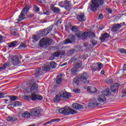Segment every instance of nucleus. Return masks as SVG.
Returning a JSON list of instances; mask_svg holds the SVG:
<instances>
[{
    "mask_svg": "<svg viewBox=\"0 0 126 126\" xmlns=\"http://www.w3.org/2000/svg\"><path fill=\"white\" fill-rule=\"evenodd\" d=\"M31 93L32 94L30 96L32 101H41L43 100V96L40 94H36V93L39 92V87L36 83H31Z\"/></svg>",
    "mask_w": 126,
    "mask_h": 126,
    "instance_id": "f257e3e1",
    "label": "nucleus"
},
{
    "mask_svg": "<svg viewBox=\"0 0 126 126\" xmlns=\"http://www.w3.org/2000/svg\"><path fill=\"white\" fill-rule=\"evenodd\" d=\"M104 4V0H92L91 4V8L93 11H97V8Z\"/></svg>",
    "mask_w": 126,
    "mask_h": 126,
    "instance_id": "f03ea898",
    "label": "nucleus"
},
{
    "mask_svg": "<svg viewBox=\"0 0 126 126\" xmlns=\"http://www.w3.org/2000/svg\"><path fill=\"white\" fill-rule=\"evenodd\" d=\"M29 9H30V8L28 6H26L23 9L21 14L19 16V21H22V20H24V19L26 18V14H27V13L29 11Z\"/></svg>",
    "mask_w": 126,
    "mask_h": 126,
    "instance_id": "7ed1b4c3",
    "label": "nucleus"
},
{
    "mask_svg": "<svg viewBox=\"0 0 126 126\" xmlns=\"http://www.w3.org/2000/svg\"><path fill=\"white\" fill-rule=\"evenodd\" d=\"M52 39L48 38H43L39 41V44L41 47H48L52 44Z\"/></svg>",
    "mask_w": 126,
    "mask_h": 126,
    "instance_id": "20e7f679",
    "label": "nucleus"
},
{
    "mask_svg": "<svg viewBox=\"0 0 126 126\" xmlns=\"http://www.w3.org/2000/svg\"><path fill=\"white\" fill-rule=\"evenodd\" d=\"M81 83L85 84H89V80H87L89 77L88 73L85 72L83 73L81 76H79Z\"/></svg>",
    "mask_w": 126,
    "mask_h": 126,
    "instance_id": "39448f33",
    "label": "nucleus"
},
{
    "mask_svg": "<svg viewBox=\"0 0 126 126\" xmlns=\"http://www.w3.org/2000/svg\"><path fill=\"white\" fill-rule=\"evenodd\" d=\"M59 5L60 7H64L66 10L70 9V1L68 0L62 1L59 3Z\"/></svg>",
    "mask_w": 126,
    "mask_h": 126,
    "instance_id": "423d86ee",
    "label": "nucleus"
},
{
    "mask_svg": "<svg viewBox=\"0 0 126 126\" xmlns=\"http://www.w3.org/2000/svg\"><path fill=\"white\" fill-rule=\"evenodd\" d=\"M75 41V36L74 35L70 34L68 36V39L63 41L64 45H67V44L71 43Z\"/></svg>",
    "mask_w": 126,
    "mask_h": 126,
    "instance_id": "0eeeda50",
    "label": "nucleus"
},
{
    "mask_svg": "<svg viewBox=\"0 0 126 126\" xmlns=\"http://www.w3.org/2000/svg\"><path fill=\"white\" fill-rule=\"evenodd\" d=\"M123 27L122 24H114L112 28V31L114 33L120 32V29Z\"/></svg>",
    "mask_w": 126,
    "mask_h": 126,
    "instance_id": "6e6552de",
    "label": "nucleus"
},
{
    "mask_svg": "<svg viewBox=\"0 0 126 126\" xmlns=\"http://www.w3.org/2000/svg\"><path fill=\"white\" fill-rule=\"evenodd\" d=\"M64 113H65L64 115H65L66 116L70 115V114H71V115H74V114H76V113H77L74 110L70 109L68 107H65L64 108Z\"/></svg>",
    "mask_w": 126,
    "mask_h": 126,
    "instance_id": "1a4fd4ad",
    "label": "nucleus"
},
{
    "mask_svg": "<svg viewBox=\"0 0 126 126\" xmlns=\"http://www.w3.org/2000/svg\"><path fill=\"white\" fill-rule=\"evenodd\" d=\"M84 38L85 40L87 39L88 37L91 39H93L96 36V34L94 32H84Z\"/></svg>",
    "mask_w": 126,
    "mask_h": 126,
    "instance_id": "9d476101",
    "label": "nucleus"
},
{
    "mask_svg": "<svg viewBox=\"0 0 126 126\" xmlns=\"http://www.w3.org/2000/svg\"><path fill=\"white\" fill-rule=\"evenodd\" d=\"M40 110L37 108H33L31 110V115L32 117H37L40 115Z\"/></svg>",
    "mask_w": 126,
    "mask_h": 126,
    "instance_id": "9b49d317",
    "label": "nucleus"
},
{
    "mask_svg": "<svg viewBox=\"0 0 126 126\" xmlns=\"http://www.w3.org/2000/svg\"><path fill=\"white\" fill-rule=\"evenodd\" d=\"M77 19L80 22H83L84 21H86V17L84 13H80L77 16Z\"/></svg>",
    "mask_w": 126,
    "mask_h": 126,
    "instance_id": "f8f14e48",
    "label": "nucleus"
},
{
    "mask_svg": "<svg viewBox=\"0 0 126 126\" xmlns=\"http://www.w3.org/2000/svg\"><path fill=\"white\" fill-rule=\"evenodd\" d=\"M99 103H98L97 100L93 98L92 101L89 103V108H95V107H97V106H99Z\"/></svg>",
    "mask_w": 126,
    "mask_h": 126,
    "instance_id": "ddd939ff",
    "label": "nucleus"
},
{
    "mask_svg": "<svg viewBox=\"0 0 126 126\" xmlns=\"http://www.w3.org/2000/svg\"><path fill=\"white\" fill-rule=\"evenodd\" d=\"M97 101L98 102H100V103H102L103 104H105L106 103V101H107V99L106 98V96L104 94H100L97 97Z\"/></svg>",
    "mask_w": 126,
    "mask_h": 126,
    "instance_id": "4468645a",
    "label": "nucleus"
},
{
    "mask_svg": "<svg viewBox=\"0 0 126 126\" xmlns=\"http://www.w3.org/2000/svg\"><path fill=\"white\" fill-rule=\"evenodd\" d=\"M60 95H61L62 97V99H68V98H70L71 97V94L70 93H68L66 92H60Z\"/></svg>",
    "mask_w": 126,
    "mask_h": 126,
    "instance_id": "2eb2a0df",
    "label": "nucleus"
},
{
    "mask_svg": "<svg viewBox=\"0 0 126 126\" xmlns=\"http://www.w3.org/2000/svg\"><path fill=\"white\" fill-rule=\"evenodd\" d=\"M120 87V85L119 84H114L112 85L111 87V90L112 92H116V91H118V89H119V88Z\"/></svg>",
    "mask_w": 126,
    "mask_h": 126,
    "instance_id": "dca6fc26",
    "label": "nucleus"
},
{
    "mask_svg": "<svg viewBox=\"0 0 126 126\" xmlns=\"http://www.w3.org/2000/svg\"><path fill=\"white\" fill-rule=\"evenodd\" d=\"M110 37V34L109 33L106 32L103 34H101V35L99 37V40L101 41V42H104L106 39H108Z\"/></svg>",
    "mask_w": 126,
    "mask_h": 126,
    "instance_id": "f3484780",
    "label": "nucleus"
},
{
    "mask_svg": "<svg viewBox=\"0 0 126 126\" xmlns=\"http://www.w3.org/2000/svg\"><path fill=\"white\" fill-rule=\"evenodd\" d=\"M75 35L78 38H82L83 40H85V38H84V37H85L84 35V32H83L79 30L75 33Z\"/></svg>",
    "mask_w": 126,
    "mask_h": 126,
    "instance_id": "a211bd4d",
    "label": "nucleus"
},
{
    "mask_svg": "<svg viewBox=\"0 0 126 126\" xmlns=\"http://www.w3.org/2000/svg\"><path fill=\"white\" fill-rule=\"evenodd\" d=\"M72 107L73 109H75L76 110H80V109L83 108V105L76 103L73 104Z\"/></svg>",
    "mask_w": 126,
    "mask_h": 126,
    "instance_id": "6ab92c4d",
    "label": "nucleus"
},
{
    "mask_svg": "<svg viewBox=\"0 0 126 126\" xmlns=\"http://www.w3.org/2000/svg\"><path fill=\"white\" fill-rule=\"evenodd\" d=\"M61 100H63V97H62V95H61V92H60L59 94L55 96V98H54L53 100L57 103L60 102Z\"/></svg>",
    "mask_w": 126,
    "mask_h": 126,
    "instance_id": "aec40b11",
    "label": "nucleus"
},
{
    "mask_svg": "<svg viewBox=\"0 0 126 126\" xmlns=\"http://www.w3.org/2000/svg\"><path fill=\"white\" fill-rule=\"evenodd\" d=\"M87 91L90 93H96L97 89L95 87H88L87 88Z\"/></svg>",
    "mask_w": 126,
    "mask_h": 126,
    "instance_id": "412c9836",
    "label": "nucleus"
},
{
    "mask_svg": "<svg viewBox=\"0 0 126 126\" xmlns=\"http://www.w3.org/2000/svg\"><path fill=\"white\" fill-rule=\"evenodd\" d=\"M18 45V41L17 40H15L8 43V47H9V48H12V47H16V46Z\"/></svg>",
    "mask_w": 126,
    "mask_h": 126,
    "instance_id": "4be33fe9",
    "label": "nucleus"
},
{
    "mask_svg": "<svg viewBox=\"0 0 126 126\" xmlns=\"http://www.w3.org/2000/svg\"><path fill=\"white\" fill-rule=\"evenodd\" d=\"M62 77V75H59L57 76V77L56 78V84L57 85H61L62 81H63V78Z\"/></svg>",
    "mask_w": 126,
    "mask_h": 126,
    "instance_id": "5701e85b",
    "label": "nucleus"
},
{
    "mask_svg": "<svg viewBox=\"0 0 126 126\" xmlns=\"http://www.w3.org/2000/svg\"><path fill=\"white\" fill-rule=\"evenodd\" d=\"M22 117L24 119H27L31 117V114H30V113H29V112L26 111L24 113L22 114Z\"/></svg>",
    "mask_w": 126,
    "mask_h": 126,
    "instance_id": "b1692460",
    "label": "nucleus"
},
{
    "mask_svg": "<svg viewBox=\"0 0 126 126\" xmlns=\"http://www.w3.org/2000/svg\"><path fill=\"white\" fill-rule=\"evenodd\" d=\"M7 121L8 122H16L17 121V117L16 116H8L7 118Z\"/></svg>",
    "mask_w": 126,
    "mask_h": 126,
    "instance_id": "393cba45",
    "label": "nucleus"
},
{
    "mask_svg": "<svg viewBox=\"0 0 126 126\" xmlns=\"http://www.w3.org/2000/svg\"><path fill=\"white\" fill-rule=\"evenodd\" d=\"M12 63H13L14 65H17L18 64H19L18 57L13 58L12 59Z\"/></svg>",
    "mask_w": 126,
    "mask_h": 126,
    "instance_id": "a878e982",
    "label": "nucleus"
},
{
    "mask_svg": "<svg viewBox=\"0 0 126 126\" xmlns=\"http://www.w3.org/2000/svg\"><path fill=\"white\" fill-rule=\"evenodd\" d=\"M10 34L11 35H15L16 34H17V30L15 29V28L14 27H12V28H10Z\"/></svg>",
    "mask_w": 126,
    "mask_h": 126,
    "instance_id": "bb28decb",
    "label": "nucleus"
},
{
    "mask_svg": "<svg viewBox=\"0 0 126 126\" xmlns=\"http://www.w3.org/2000/svg\"><path fill=\"white\" fill-rule=\"evenodd\" d=\"M42 72V69L41 68H38L36 69L34 75L36 77H38L39 75H41Z\"/></svg>",
    "mask_w": 126,
    "mask_h": 126,
    "instance_id": "cd10ccee",
    "label": "nucleus"
},
{
    "mask_svg": "<svg viewBox=\"0 0 126 126\" xmlns=\"http://www.w3.org/2000/svg\"><path fill=\"white\" fill-rule=\"evenodd\" d=\"M103 93L104 96H110L111 95V90L110 89H106L104 90Z\"/></svg>",
    "mask_w": 126,
    "mask_h": 126,
    "instance_id": "c85d7f7f",
    "label": "nucleus"
},
{
    "mask_svg": "<svg viewBox=\"0 0 126 126\" xmlns=\"http://www.w3.org/2000/svg\"><path fill=\"white\" fill-rule=\"evenodd\" d=\"M47 35H48V33L45 30H42L39 32V36L41 37H45V36H47Z\"/></svg>",
    "mask_w": 126,
    "mask_h": 126,
    "instance_id": "c756f323",
    "label": "nucleus"
},
{
    "mask_svg": "<svg viewBox=\"0 0 126 126\" xmlns=\"http://www.w3.org/2000/svg\"><path fill=\"white\" fill-rule=\"evenodd\" d=\"M91 70L92 71H97V70H99L98 68V65H97V63H94L92 65Z\"/></svg>",
    "mask_w": 126,
    "mask_h": 126,
    "instance_id": "7c9ffc66",
    "label": "nucleus"
},
{
    "mask_svg": "<svg viewBox=\"0 0 126 126\" xmlns=\"http://www.w3.org/2000/svg\"><path fill=\"white\" fill-rule=\"evenodd\" d=\"M26 48H27V45L26 43L24 42H21L19 46V49L21 50H24V49H26Z\"/></svg>",
    "mask_w": 126,
    "mask_h": 126,
    "instance_id": "2f4dec72",
    "label": "nucleus"
},
{
    "mask_svg": "<svg viewBox=\"0 0 126 126\" xmlns=\"http://www.w3.org/2000/svg\"><path fill=\"white\" fill-rule=\"evenodd\" d=\"M73 82H74V83H75V84L78 85V84H79V83L81 82V81H80V77H76L74 78L73 80Z\"/></svg>",
    "mask_w": 126,
    "mask_h": 126,
    "instance_id": "473e14b6",
    "label": "nucleus"
},
{
    "mask_svg": "<svg viewBox=\"0 0 126 126\" xmlns=\"http://www.w3.org/2000/svg\"><path fill=\"white\" fill-rule=\"evenodd\" d=\"M60 121H61V119H52L51 121L46 122L45 125H49V124H52V123H55L56 122H60Z\"/></svg>",
    "mask_w": 126,
    "mask_h": 126,
    "instance_id": "72a5a7b5",
    "label": "nucleus"
},
{
    "mask_svg": "<svg viewBox=\"0 0 126 126\" xmlns=\"http://www.w3.org/2000/svg\"><path fill=\"white\" fill-rule=\"evenodd\" d=\"M53 28H54V25H51L49 27H47L45 31H46V33H47V34L51 32V31L53 30Z\"/></svg>",
    "mask_w": 126,
    "mask_h": 126,
    "instance_id": "f704fd0d",
    "label": "nucleus"
},
{
    "mask_svg": "<svg viewBox=\"0 0 126 126\" xmlns=\"http://www.w3.org/2000/svg\"><path fill=\"white\" fill-rule=\"evenodd\" d=\"M9 63H4L1 67H0V70H1L2 69H5L6 67H9Z\"/></svg>",
    "mask_w": 126,
    "mask_h": 126,
    "instance_id": "c9c22d12",
    "label": "nucleus"
},
{
    "mask_svg": "<svg viewBox=\"0 0 126 126\" xmlns=\"http://www.w3.org/2000/svg\"><path fill=\"white\" fill-rule=\"evenodd\" d=\"M81 65H82V62H81V61L78 60L76 63V65H75L76 67L77 68H79V67H80Z\"/></svg>",
    "mask_w": 126,
    "mask_h": 126,
    "instance_id": "e433bc0d",
    "label": "nucleus"
},
{
    "mask_svg": "<svg viewBox=\"0 0 126 126\" xmlns=\"http://www.w3.org/2000/svg\"><path fill=\"white\" fill-rule=\"evenodd\" d=\"M51 9L52 10V11H53L54 12H56L57 13H59V12H60V8L57 7H52L51 8Z\"/></svg>",
    "mask_w": 126,
    "mask_h": 126,
    "instance_id": "4c0bfd02",
    "label": "nucleus"
},
{
    "mask_svg": "<svg viewBox=\"0 0 126 126\" xmlns=\"http://www.w3.org/2000/svg\"><path fill=\"white\" fill-rule=\"evenodd\" d=\"M71 30L72 31V32H75V33H76V32L79 31L78 27L76 26H73L72 27Z\"/></svg>",
    "mask_w": 126,
    "mask_h": 126,
    "instance_id": "58836bf2",
    "label": "nucleus"
},
{
    "mask_svg": "<svg viewBox=\"0 0 126 126\" xmlns=\"http://www.w3.org/2000/svg\"><path fill=\"white\" fill-rule=\"evenodd\" d=\"M51 69V67L49 65L44 66L42 67L43 71H49Z\"/></svg>",
    "mask_w": 126,
    "mask_h": 126,
    "instance_id": "ea45409f",
    "label": "nucleus"
},
{
    "mask_svg": "<svg viewBox=\"0 0 126 126\" xmlns=\"http://www.w3.org/2000/svg\"><path fill=\"white\" fill-rule=\"evenodd\" d=\"M50 66L52 68H55L57 67V63H55V62H50Z\"/></svg>",
    "mask_w": 126,
    "mask_h": 126,
    "instance_id": "a19ab883",
    "label": "nucleus"
},
{
    "mask_svg": "<svg viewBox=\"0 0 126 126\" xmlns=\"http://www.w3.org/2000/svg\"><path fill=\"white\" fill-rule=\"evenodd\" d=\"M96 64L97 65V68L98 69V70L99 71L101 70V68L103 67V64H102L101 63H96Z\"/></svg>",
    "mask_w": 126,
    "mask_h": 126,
    "instance_id": "79ce46f5",
    "label": "nucleus"
},
{
    "mask_svg": "<svg viewBox=\"0 0 126 126\" xmlns=\"http://www.w3.org/2000/svg\"><path fill=\"white\" fill-rule=\"evenodd\" d=\"M78 59H79L78 55H76L71 59V62H76Z\"/></svg>",
    "mask_w": 126,
    "mask_h": 126,
    "instance_id": "37998d69",
    "label": "nucleus"
},
{
    "mask_svg": "<svg viewBox=\"0 0 126 126\" xmlns=\"http://www.w3.org/2000/svg\"><path fill=\"white\" fill-rule=\"evenodd\" d=\"M33 8L35 12H39V11H40V8H39V7H38V6L36 5L33 6Z\"/></svg>",
    "mask_w": 126,
    "mask_h": 126,
    "instance_id": "c03bdc74",
    "label": "nucleus"
},
{
    "mask_svg": "<svg viewBox=\"0 0 126 126\" xmlns=\"http://www.w3.org/2000/svg\"><path fill=\"white\" fill-rule=\"evenodd\" d=\"M40 36L39 35H33V39L35 41H39L40 40Z\"/></svg>",
    "mask_w": 126,
    "mask_h": 126,
    "instance_id": "a18cd8bd",
    "label": "nucleus"
},
{
    "mask_svg": "<svg viewBox=\"0 0 126 126\" xmlns=\"http://www.w3.org/2000/svg\"><path fill=\"white\" fill-rule=\"evenodd\" d=\"M71 71L73 74H74L77 72V69L76 68L74 67L71 69Z\"/></svg>",
    "mask_w": 126,
    "mask_h": 126,
    "instance_id": "49530a36",
    "label": "nucleus"
},
{
    "mask_svg": "<svg viewBox=\"0 0 126 126\" xmlns=\"http://www.w3.org/2000/svg\"><path fill=\"white\" fill-rule=\"evenodd\" d=\"M91 42L93 47H94V46H95V45H96V44H97V41H96L94 39H92L91 40Z\"/></svg>",
    "mask_w": 126,
    "mask_h": 126,
    "instance_id": "de8ad7c7",
    "label": "nucleus"
},
{
    "mask_svg": "<svg viewBox=\"0 0 126 126\" xmlns=\"http://www.w3.org/2000/svg\"><path fill=\"white\" fill-rule=\"evenodd\" d=\"M68 54H69V56H72L73 54H74V49H71L68 52Z\"/></svg>",
    "mask_w": 126,
    "mask_h": 126,
    "instance_id": "09e8293b",
    "label": "nucleus"
},
{
    "mask_svg": "<svg viewBox=\"0 0 126 126\" xmlns=\"http://www.w3.org/2000/svg\"><path fill=\"white\" fill-rule=\"evenodd\" d=\"M10 99L11 101H15V100H17V96H10Z\"/></svg>",
    "mask_w": 126,
    "mask_h": 126,
    "instance_id": "8fccbe9b",
    "label": "nucleus"
},
{
    "mask_svg": "<svg viewBox=\"0 0 126 126\" xmlns=\"http://www.w3.org/2000/svg\"><path fill=\"white\" fill-rule=\"evenodd\" d=\"M59 112L60 114H63V115H64V108L59 109Z\"/></svg>",
    "mask_w": 126,
    "mask_h": 126,
    "instance_id": "3c124183",
    "label": "nucleus"
},
{
    "mask_svg": "<svg viewBox=\"0 0 126 126\" xmlns=\"http://www.w3.org/2000/svg\"><path fill=\"white\" fill-rule=\"evenodd\" d=\"M22 104L19 101H16L14 103V106H21Z\"/></svg>",
    "mask_w": 126,
    "mask_h": 126,
    "instance_id": "603ef678",
    "label": "nucleus"
},
{
    "mask_svg": "<svg viewBox=\"0 0 126 126\" xmlns=\"http://www.w3.org/2000/svg\"><path fill=\"white\" fill-rule=\"evenodd\" d=\"M60 52H55L54 54H53V56L54 57H60Z\"/></svg>",
    "mask_w": 126,
    "mask_h": 126,
    "instance_id": "864d4df0",
    "label": "nucleus"
},
{
    "mask_svg": "<svg viewBox=\"0 0 126 126\" xmlns=\"http://www.w3.org/2000/svg\"><path fill=\"white\" fill-rule=\"evenodd\" d=\"M119 52H120L121 54H126V50L123 48H122L119 49Z\"/></svg>",
    "mask_w": 126,
    "mask_h": 126,
    "instance_id": "5fc2aeb1",
    "label": "nucleus"
},
{
    "mask_svg": "<svg viewBox=\"0 0 126 126\" xmlns=\"http://www.w3.org/2000/svg\"><path fill=\"white\" fill-rule=\"evenodd\" d=\"M73 90L75 93H80V90L78 89H74Z\"/></svg>",
    "mask_w": 126,
    "mask_h": 126,
    "instance_id": "6e6d98bb",
    "label": "nucleus"
},
{
    "mask_svg": "<svg viewBox=\"0 0 126 126\" xmlns=\"http://www.w3.org/2000/svg\"><path fill=\"white\" fill-rule=\"evenodd\" d=\"M106 82L107 83H109V84H111V83H113V80L112 79H108L106 81Z\"/></svg>",
    "mask_w": 126,
    "mask_h": 126,
    "instance_id": "4d7b16f0",
    "label": "nucleus"
},
{
    "mask_svg": "<svg viewBox=\"0 0 126 126\" xmlns=\"http://www.w3.org/2000/svg\"><path fill=\"white\" fill-rule=\"evenodd\" d=\"M103 17H104V16H103V14H102V13L99 14V15L98 16L99 19H102V18H103Z\"/></svg>",
    "mask_w": 126,
    "mask_h": 126,
    "instance_id": "13d9d810",
    "label": "nucleus"
},
{
    "mask_svg": "<svg viewBox=\"0 0 126 126\" xmlns=\"http://www.w3.org/2000/svg\"><path fill=\"white\" fill-rule=\"evenodd\" d=\"M30 98V96L28 95H26L24 96L25 100H26L27 101H28L29 100V98Z\"/></svg>",
    "mask_w": 126,
    "mask_h": 126,
    "instance_id": "bf43d9fd",
    "label": "nucleus"
},
{
    "mask_svg": "<svg viewBox=\"0 0 126 126\" xmlns=\"http://www.w3.org/2000/svg\"><path fill=\"white\" fill-rule=\"evenodd\" d=\"M43 13H44V14H46L48 15L49 14V11L47 10H43Z\"/></svg>",
    "mask_w": 126,
    "mask_h": 126,
    "instance_id": "052dcab7",
    "label": "nucleus"
},
{
    "mask_svg": "<svg viewBox=\"0 0 126 126\" xmlns=\"http://www.w3.org/2000/svg\"><path fill=\"white\" fill-rule=\"evenodd\" d=\"M4 97V94L1 93H0V98H3Z\"/></svg>",
    "mask_w": 126,
    "mask_h": 126,
    "instance_id": "680f3d73",
    "label": "nucleus"
},
{
    "mask_svg": "<svg viewBox=\"0 0 126 126\" xmlns=\"http://www.w3.org/2000/svg\"><path fill=\"white\" fill-rule=\"evenodd\" d=\"M3 37L2 35H0V43H2L3 41Z\"/></svg>",
    "mask_w": 126,
    "mask_h": 126,
    "instance_id": "e2e57ef3",
    "label": "nucleus"
},
{
    "mask_svg": "<svg viewBox=\"0 0 126 126\" xmlns=\"http://www.w3.org/2000/svg\"><path fill=\"white\" fill-rule=\"evenodd\" d=\"M107 11L108 12V13H112V9L108 8L107 9Z\"/></svg>",
    "mask_w": 126,
    "mask_h": 126,
    "instance_id": "0e129e2a",
    "label": "nucleus"
},
{
    "mask_svg": "<svg viewBox=\"0 0 126 126\" xmlns=\"http://www.w3.org/2000/svg\"><path fill=\"white\" fill-rule=\"evenodd\" d=\"M61 23H62V21H61L60 20H58L56 23V25L58 26V25H59V24H61Z\"/></svg>",
    "mask_w": 126,
    "mask_h": 126,
    "instance_id": "69168bd1",
    "label": "nucleus"
},
{
    "mask_svg": "<svg viewBox=\"0 0 126 126\" xmlns=\"http://www.w3.org/2000/svg\"><path fill=\"white\" fill-rule=\"evenodd\" d=\"M122 93H123V94H126V90H123L122 91Z\"/></svg>",
    "mask_w": 126,
    "mask_h": 126,
    "instance_id": "338daca9",
    "label": "nucleus"
},
{
    "mask_svg": "<svg viewBox=\"0 0 126 126\" xmlns=\"http://www.w3.org/2000/svg\"><path fill=\"white\" fill-rule=\"evenodd\" d=\"M124 70H126V64L124 65Z\"/></svg>",
    "mask_w": 126,
    "mask_h": 126,
    "instance_id": "774afa93",
    "label": "nucleus"
}]
</instances>
